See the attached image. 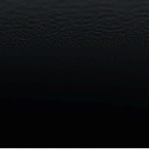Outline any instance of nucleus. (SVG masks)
I'll use <instances>...</instances> for the list:
<instances>
[{"label": "nucleus", "instance_id": "obj_2", "mask_svg": "<svg viewBox=\"0 0 149 149\" xmlns=\"http://www.w3.org/2000/svg\"><path fill=\"white\" fill-rule=\"evenodd\" d=\"M91 121L90 120V124L91 125Z\"/></svg>", "mask_w": 149, "mask_h": 149}, {"label": "nucleus", "instance_id": "obj_3", "mask_svg": "<svg viewBox=\"0 0 149 149\" xmlns=\"http://www.w3.org/2000/svg\"><path fill=\"white\" fill-rule=\"evenodd\" d=\"M91 92H92V93H93V91Z\"/></svg>", "mask_w": 149, "mask_h": 149}, {"label": "nucleus", "instance_id": "obj_1", "mask_svg": "<svg viewBox=\"0 0 149 149\" xmlns=\"http://www.w3.org/2000/svg\"><path fill=\"white\" fill-rule=\"evenodd\" d=\"M77 100L75 99L74 100L73 102H72V104L73 105H75L77 104Z\"/></svg>", "mask_w": 149, "mask_h": 149}]
</instances>
